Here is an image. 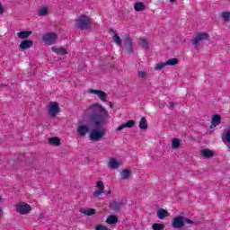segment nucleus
Masks as SVG:
<instances>
[{
    "instance_id": "nucleus-29",
    "label": "nucleus",
    "mask_w": 230,
    "mask_h": 230,
    "mask_svg": "<svg viewBox=\"0 0 230 230\" xmlns=\"http://www.w3.org/2000/svg\"><path fill=\"white\" fill-rule=\"evenodd\" d=\"M113 40L117 46H122L121 38L118 34L113 35Z\"/></svg>"
},
{
    "instance_id": "nucleus-18",
    "label": "nucleus",
    "mask_w": 230,
    "mask_h": 230,
    "mask_svg": "<svg viewBox=\"0 0 230 230\" xmlns=\"http://www.w3.org/2000/svg\"><path fill=\"white\" fill-rule=\"evenodd\" d=\"M80 213H83V215H86V217H93V215L96 214V210L94 208H85L80 209Z\"/></svg>"
},
{
    "instance_id": "nucleus-2",
    "label": "nucleus",
    "mask_w": 230,
    "mask_h": 230,
    "mask_svg": "<svg viewBox=\"0 0 230 230\" xmlns=\"http://www.w3.org/2000/svg\"><path fill=\"white\" fill-rule=\"evenodd\" d=\"M105 134H107V129L104 128H93L90 132V139L91 141H101V139H103L105 137Z\"/></svg>"
},
{
    "instance_id": "nucleus-34",
    "label": "nucleus",
    "mask_w": 230,
    "mask_h": 230,
    "mask_svg": "<svg viewBox=\"0 0 230 230\" xmlns=\"http://www.w3.org/2000/svg\"><path fill=\"white\" fill-rule=\"evenodd\" d=\"M165 66H167L166 62H164V63H158V64H156L155 69V71H161V69H163Z\"/></svg>"
},
{
    "instance_id": "nucleus-39",
    "label": "nucleus",
    "mask_w": 230,
    "mask_h": 230,
    "mask_svg": "<svg viewBox=\"0 0 230 230\" xmlns=\"http://www.w3.org/2000/svg\"><path fill=\"white\" fill-rule=\"evenodd\" d=\"M185 224H194L190 218H183V225Z\"/></svg>"
},
{
    "instance_id": "nucleus-37",
    "label": "nucleus",
    "mask_w": 230,
    "mask_h": 230,
    "mask_svg": "<svg viewBox=\"0 0 230 230\" xmlns=\"http://www.w3.org/2000/svg\"><path fill=\"white\" fill-rule=\"evenodd\" d=\"M96 230H111V229H109L107 226H105L103 225H98L96 226Z\"/></svg>"
},
{
    "instance_id": "nucleus-35",
    "label": "nucleus",
    "mask_w": 230,
    "mask_h": 230,
    "mask_svg": "<svg viewBox=\"0 0 230 230\" xmlns=\"http://www.w3.org/2000/svg\"><path fill=\"white\" fill-rule=\"evenodd\" d=\"M221 17L224 19V21L227 22L230 19V12H225L222 13Z\"/></svg>"
},
{
    "instance_id": "nucleus-10",
    "label": "nucleus",
    "mask_w": 230,
    "mask_h": 230,
    "mask_svg": "<svg viewBox=\"0 0 230 230\" xmlns=\"http://www.w3.org/2000/svg\"><path fill=\"white\" fill-rule=\"evenodd\" d=\"M89 126L87 125H79L77 127L76 132L78 134V136H80L81 137H84L85 134L89 133Z\"/></svg>"
},
{
    "instance_id": "nucleus-17",
    "label": "nucleus",
    "mask_w": 230,
    "mask_h": 230,
    "mask_svg": "<svg viewBox=\"0 0 230 230\" xmlns=\"http://www.w3.org/2000/svg\"><path fill=\"white\" fill-rule=\"evenodd\" d=\"M109 168H111V170H117V168H119V162L116 160V158H111L108 164Z\"/></svg>"
},
{
    "instance_id": "nucleus-13",
    "label": "nucleus",
    "mask_w": 230,
    "mask_h": 230,
    "mask_svg": "<svg viewBox=\"0 0 230 230\" xmlns=\"http://www.w3.org/2000/svg\"><path fill=\"white\" fill-rule=\"evenodd\" d=\"M123 208V202L121 201H113L110 204V209L112 211H119Z\"/></svg>"
},
{
    "instance_id": "nucleus-7",
    "label": "nucleus",
    "mask_w": 230,
    "mask_h": 230,
    "mask_svg": "<svg viewBox=\"0 0 230 230\" xmlns=\"http://www.w3.org/2000/svg\"><path fill=\"white\" fill-rule=\"evenodd\" d=\"M124 48L127 49L128 55L134 52V43H132V38L128 34L124 36Z\"/></svg>"
},
{
    "instance_id": "nucleus-20",
    "label": "nucleus",
    "mask_w": 230,
    "mask_h": 230,
    "mask_svg": "<svg viewBox=\"0 0 230 230\" xmlns=\"http://www.w3.org/2000/svg\"><path fill=\"white\" fill-rule=\"evenodd\" d=\"M122 181H127L132 175V172L128 169H124L120 172Z\"/></svg>"
},
{
    "instance_id": "nucleus-45",
    "label": "nucleus",
    "mask_w": 230,
    "mask_h": 230,
    "mask_svg": "<svg viewBox=\"0 0 230 230\" xmlns=\"http://www.w3.org/2000/svg\"><path fill=\"white\" fill-rule=\"evenodd\" d=\"M111 193H112V191H111V190H109L107 191V194H108V195H111Z\"/></svg>"
},
{
    "instance_id": "nucleus-36",
    "label": "nucleus",
    "mask_w": 230,
    "mask_h": 230,
    "mask_svg": "<svg viewBox=\"0 0 230 230\" xmlns=\"http://www.w3.org/2000/svg\"><path fill=\"white\" fill-rule=\"evenodd\" d=\"M97 188H99V190H103L105 189V185H103V181H98Z\"/></svg>"
},
{
    "instance_id": "nucleus-3",
    "label": "nucleus",
    "mask_w": 230,
    "mask_h": 230,
    "mask_svg": "<svg viewBox=\"0 0 230 230\" xmlns=\"http://www.w3.org/2000/svg\"><path fill=\"white\" fill-rule=\"evenodd\" d=\"M91 24H92L91 18H89V16L84 14L79 16L76 22V26L80 30H89V28H91Z\"/></svg>"
},
{
    "instance_id": "nucleus-11",
    "label": "nucleus",
    "mask_w": 230,
    "mask_h": 230,
    "mask_svg": "<svg viewBox=\"0 0 230 230\" xmlns=\"http://www.w3.org/2000/svg\"><path fill=\"white\" fill-rule=\"evenodd\" d=\"M136 125V120H128V122L121 124L119 126L116 130L117 132H119L120 130H123V128H132Z\"/></svg>"
},
{
    "instance_id": "nucleus-23",
    "label": "nucleus",
    "mask_w": 230,
    "mask_h": 230,
    "mask_svg": "<svg viewBox=\"0 0 230 230\" xmlns=\"http://www.w3.org/2000/svg\"><path fill=\"white\" fill-rule=\"evenodd\" d=\"M30 35H31V31H20L17 33V37L22 40L28 39Z\"/></svg>"
},
{
    "instance_id": "nucleus-19",
    "label": "nucleus",
    "mask_w": 230,
    "mask_h": 230,
    "mask_svg": "<svg viewBox=\"0 0 230 230\" xmlns=\"http://www.w3.org/2000/svg\"><path fill=\"white\" fill-rule=\"evenodd\" d=\"M157 217L160 220H164L168 217V212L164 208H159L157 211Z\"/></svg>"
},
{
    "instance_id": "nucleus-21",
    "label": "nucleus",
    "mask_w": 230,
    "mask_h": 230,
    "mask_svg": "<svg viewBox=\"0 0 230 230\" xmlns=\"http://www.w3.org/2000/svg\"><path fill=\"white\" fill-rule=\"evenodd\" d=\"M52 51L57 53V55H67V50L64 48L52 47Z\"/></svg>"
},
{
    "instance_id": "nucleus-46",
    "label": "nucleus",
    "mask_w": 230,
    "mask_h": 230,
    "mask_svg": "<svg viewBox=\"0 0 230 230\" xmlns=\"http://www.w3.org/2000/svg\"><path fill=\"white\" fill-rule=\"evenodd\" d=\"M0 87H6V84H0Z\"/></svg>"
},
{
    "instance_id": "nucleus-26",
    "label": "nucleus",
    "mask_w": 230,
    "mask_h": 230,
    "mask_svg": "<svg viewBox=\"0 0 230 230\" xmlns=\"http://www.w3.org/2000/svg\"><path fill=\"white\" fill-rule=\"evenodd\" d=\"M106 223L110 225L118 224V217L114 215H110L106 219Z\"/></svg>"
},
{
    "instance_id": "nucleus-16",
    "label": "nucleus",
    "mask_w": 230,
    "mask_h": 230,
    "mask_svg": "<svg viewBox=\"0 0 230 230\" xmlns=\"http://www.w3.org/2000/svg\"><path fill=\"white\" fill-rule=\"evenodd\" d=\"M134 10L135 12H145L146 10V5L143 2H137L134 4Z\"/></svg>"
},
{
    "instance_id": "nucleus-22",
    "label": "nucleus",
    "mask_w": 230,
    "mask_h": 230,
    "mask_svg": "<svg viewBox=\"0 0 230 230\" xmlns=\"http://www.w3.org/2000/svg\"><path fill=\"white\" fill-rule=\"evenodd\" d=\"M222 139L224 142H226L228 143V145H230V128L225 129ZM229 148H230V146H229Z\"/></svg>"
},
{
    "instance_id": "nucleus-44",
    "label": "nucleus",
    "mask_w": 230,
    "mask_h": 230,
    "mask_svg": "<svg viewBox=\"0 0 230 230\" xmlns=\"http://www.w3.org/2000/svg\"><path fill=\"white\" fill-rule=\"evenodd\" d=\"M170 107L173 109V107H175V104L173 102H170Z\"/></svg>"
},
{
    "instance_id": "nucleus-4",
    "label": "nucleus",
    "mask_w": 230,
    "mask_h": 230,
    "mask_svg": "<svg viewBox=\"0 0 230 230\" xmlns=\"http://www.w3.org/2000/svg\"><path fill=\"white\" fill-rule=\"evenodd\" d=\"M57 39H58V36L55 32H48L42 37L43 42H45V44H48V46L55 44V42H57Z\"/></svg>"
},
{
    "instance_id": "nucleus-15",
    "label": "nucleus",
    "mask_w": 230,
    "mask_h": 230,
    "mask_svg": "<svg viewBox=\"0 0 230 230\" xmlns=\"http://www.w3.org/2000/svg\"><path fill=\"white\" fill-rule=\"evenodd\" d=\"M222 117L220 115H214L212 118V124L210 126V128H214L215 127H218V124L221 123Z\"/></svg>"
},
{
    "instance_id": "nucleus-48",
    "label": "nucleus",
    "mask_w": 230,
    "mask_h": 230,
    "mask_svg": "<svg viewBox=\"0 0 230 230\" xmlns=\"http://www.w3.org/2000/svg\"><path fill=\"white\" fill-rule=\"evenodd\" d=\"M0 200H1V197H0Z\"/></svg>"
},
{
    "instance_id": "nucleus-32",
    "label": "nucleus",
    "mask_w": 230,
    "mask_h": 230,
    "mask_svg": "<svg viewBox=\"0 0 230 230\" xmlns=\"http://www.w3.org/2000/svg\"><path fill=\"white\" fill-rule=\"evenodd\" d=\"M98 96L102 102H107V94L105 93V92L101 91V93H99Z\"/></svg>"
},
{
    "instance_id": "nucleus-42",
    "label": "nucleus",
    "mask_w": 230,
    "mask_h": 230,
    "mask_svg": "<svg viewBox=\"0 0 230 230\" xmlns=\"http://www.w3.org/2000/svg\"><path fill=\"white\" fill-rule=\"evenodd\" d=\"M4 13V7H3V4L0 3V15H3Z\"/></svg>"
},
{
    "instance_id": "nucleus-14",
    "label": "nucleus",
    "mask_w": 230,
    "mask_h": 230,
    "mask_svg": "<svg viewBox=\"0 0 230 230\" xmlns=\"http://www.w3.org/2000/svg\"><path fill=\"white\" fill-rule=\"evenodd\" d=\"M200 155H202V157H205V159H211V157L215 155V152L209 149H203L200 151Z\"/></svg>"
},
{
    "instance_id": "nucleus-30",
    "label": "nucleus",
    "mask_w": 230,
    "mask_h": 230,
    "mask_svg": "<svg viewBox=\"0 0 230 230\" xmlns=\"http://www.w3.org/2000/svg\"><path fill=\"white\" fill-rule=\"evenodd\" d=\"M179 146H181V140L179 138L172 139V148L177 149Z\"/></svg>"
},
{
    "instance_id": "nucleus-43",
    "label": "nucleus",
    "mask_w": 230,
    "mask_h": 230,
    "mask_svg": "<svg viewBox=\"0 0 230 230\" xmlns=\"http://www.w3.org/2000/svg\"><path fill=\"white\" fill-rule=\"evenodd\" d=\"M109 105H110L111 109H114V104L111 102H109Z\"/></svg>"
},
{
    "instance_id": "nucleus-40",
    "label": "nucleus",
    "mask_w": 230,
    "mask_h": 230,
    "mask_svg": "<svg viewBox=\"0 0 230 230\" xmlns=\"http://www.w3.org/2000/svg\"><path fill=\"white\" fill-rule=\"evenodd\" d=\"M102 91L100 90H91L90 93H92V94H96L97 96L100 94Z\"/></svg>"
},
{
    "instance_id": "nucleus-25",
    "label": "nucleus",
    "mask_w": 230,
    "mask_h": 230,
    "mask_svg": "<svg viewBox=\"0 0 230 230\" xmlns=\"http://www.w3.org/2000/svg\"><path fill=\"white\" fill-rule=\"evenodd\" d=\"M139 128L141 130H145L146 128H148V123L146 122V118L143 117L141 119H140V122H139Z\"/></svg>"
},
{
    "instance_id": "nucleus-6",
    "label": "nucleus",
    "mask_w": 230,
    "mask_h": 230,
    "mask_svg": "<svg viewBox=\"0 0 230 230\" xmlns=\"http://www.w3.org/2000/svg\"><path fill=\"white\" fill-rule=\"evenodd\" d=\"M31 211V206L28 203L20 202L16 205V212L20 215H28Z\"/></svg>"
},
{
    "instance_id": "nucleus-27",
    "label": "nucleus",
    "mask_w": 230,
    "mask_h": 230,
    "mask_svg": "<svg viewBox=\"0 0 230 230\" xmlns=\"http://www.w3.org/2000/svg\"><path fill=\"white\" fill-rule=\"evenodd\" d=\"M49 143L50 145H55L56 146H60V138L54 137H50L49 138Z\"/></svg>"
},
{
    "instance_id": "nucleus-33",
    "label": "nucleus",
    "mask_w": 230,
    "mask_h": 230,
    "mask_svg": "<svg viewBox=\"0 0 230 230\" xmlns=\"http://www.w3.org/2000/svg\"><path fill=\"white\" fill-rule=\"evenodd\" d=\"M153 229L154 230H164V225H161V224H158V223H155L153 225Z\"/></svg>"
},
{
    "instance_id": "nucleus-41",
    "label": "nucleus",
    "mask_w": 230,
    "mask_h": 230,
    "mask_svg": "<svg viewBox=\"0 0 230 230\" xmlns=\"http://www.w3.org/2000/svg\"><path fill=\"white\" fill-rule=\"evenodd\" d=\"M103 191L102 190H99V191H95L93 193V197H100V195H102Z\"/></svg>"
},
{
    "instance_id": "nucleus-47",
    "label": "nucleus",
    "mask_w": 230,
    "mask_h": 230,
    "mask_svg": "<svg viewBox=\"0 0 230 230\" xmlns=\"http://www.w3.org/2000/svg\"><path fill=\"white\" fill-rule=\"evenodd\" d=\"M170 3H175V0H169Z\"/></svg>"
},
{
    "instance_id": "nucleus-12",
    "label": "nucleus",
    "mask_w": 230,
    "mask_h": 230,
    "mask_svg": "<svg viewBox=\"0 0 230 230\" xmlns=\"http://www.w3.org/2000/svg\"><path fill=\"white\" fill-rule=\"evenodd\" d=\"M19 48L20 49H30V48H33V40H22Z\"/></svg>"
},
{
    "instance_id": "nucleus-5",
    "label": "nucleus",
    "mask_w": 230,
    "mask_h": 230,
    "mask_svg": "<svg viewBox=\"0 0 230 230\" xmlns=\"http://www.w3.org/2000/svg\"><path fill=\"white\" fill-rule=\"evenodd\" d=\"M208 39L209 35L207 32H198L192 40V44L194 48H199L200 46V40H208Z\"/></svg>"
},
{
    "instance_id": "nucleus-8",
    "label": "nucleus",
    "mask_w": 230,
    "mask_h": 230,
    "mask_svg": "<svg viewBox=\"0 0 230 230\" xmlns=\"http://www.w3.org/2000/svg\"><path fill=\"white\" fill-rule=\"evenodd\" d=\"M58 112H60V106H58V102H50L49 114H50L51 118H56Z\"/></svg>"
},
{
    "instance_id": "nucleus-38",
    "label": "nucleus",
    "mask_w": 230,
    "mask_h": 230,
    "mask_svg": "<svg viewBox=\"0 0 230 230\" xmlns=\"http://www.w3.org/2000/svg\"><path fill=\"white\" fill-rule=\"evenodd\" d=\"M139 78H146V73L145 71L138 72Z\"/></svg>"
},
{
    "instance_id": "nucleus-9",
    "label": "nucleus",
    "mask_w": 230,
    "mask_h": 230,
    "mask_svg": "<svg viewBox=\"0 0 230 230\" xmlns=\"http://www.w3.org/2000/svg\"><path fill=\"white\" fill-rule=\"evenodd\" d=\"M172 226L174 229H181L184 227V217L182 216L175 217L172 219Z\"/></svg>"
},
{
    "instance_id": "nucleus-1",
    "label": "nucleus",
    "mask_w": 230,
    "mask_h": 230,
    "mask_svg": "<svg viewBox=\"0 0 230 230\" xmlns=\"http://www.w3.org/2000/svg\"><path fill=\"white\" fill-rule=\"evenodd\" d=\"M89 111H91V121H93L95 127H100L102 121H103V118L107 116V110L100 103H93L89 107Z\"/></svg>"
},
{
    "instance_id": "nucleus-28",
    "label": "nucleus",
    "mask_w": 230,
    "mask_h": 230,
    "mask_svg": "<svg viewBox=\"0 0 230 230\" xmlns=\"http://www.w3.org/2000/svg\"><path fill=\"white\" fill-rule=\"evenodd\" d=\"M165 64L166 66H177V64H179V59L172 58L167 60Z\"/></svg>"
},
{
    "instance_id": "nucleus-31",
    "label": "nucleus",
    "mask_w": 230,
    "mask_h": 230,
    "mask_svg": "<svg viewBox=\"0 0 230 230\" xmlns=\"http://www.w3.org/2000/svg\"><path fill=\"white\" fill-rule=\"evenodd\" d=\"M38 13L40 17H46L48 15V7H41Z\"/></svg>"
},
{
    "instance_id": "nucleus-24",
    "label": "nucleus",
    "mask_w": 230,
    "mask_h": 230,
    "mask_svg": "<svg viewBox=\"0 0 230 230\" xmlns=\"http://www.w3.org/2000/svg\"><path fill=\"white\" fill-rule=\"evenodd\" d=\"M140 46H142L143 49H149L150 48V42L148 40L145 38L140 39Z\"/></svg>"
}]
</instances>
